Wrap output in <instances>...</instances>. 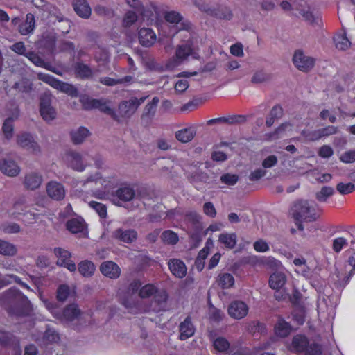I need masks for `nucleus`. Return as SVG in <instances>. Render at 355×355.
Returning a JSON list of instances; mask_svg holds the SVG:
<instances>
[{"label":"nucleus","instance_id":"58836bf2","mask_svg":"<svg viewBox=\"0 0 355 355\" xmlns=\"http://www.w3.org/2000/svg\"><path fill=\"white\" fill-rule=\"evenodd\" d=\"M17 112L12 118H6L2 126V130L7 139H10L13 136V122L16 120Z\"/></svg>","mask_w":355,"mask_h":355},{"label":"nucleus","instance_id":"f704fd0d","mask_svg":"<svg viewBox=\"0 0 355 355\" xmlns=\"http://www.w3.org/2000/svg\"><path fill=\"white\" fill-rule=\"evenodd\" d=\"M309 341L306 336L296 335L293 338L292 347L297 352H304Z\"/></svg>","mask_w":355,"mask_h":355},{"label":"nucleus","instance_id":"13d9d810","mask_svg":"<svg viewBox=\"0 0 355 355\" xmlns=\"http://www.w3.org/2000/svg\"><path fill=\"white\" fill-rule=\"evenodd\" d=\"M339 159L342 162L346 164L355 162V149L344 152Z\"/></svg>","mask_w":355,"mask_h":355},{"label":"nucleus","instance_id":"423d86ee","mask_svg":"<svg viewBox=\"0 0 355 355\" xmlns=\"http://www.w3.org/2000/svg\"><path fill=\"white\" fill-rule=\"evenodd\" d=\"M83 107L86 110L98 109L101 112L110 115L116 120V115L114 110L108 105L109 101L101 98L94 99L89 97H84L81 99Z\"/></svg>","mask_w":355,"mask_h":355},{"label":"nucleus","instance_id":"864d4df0","mask_svg":"<svg viewBox=\"0 0 355 355\" xmlns=\"http://www.w3.org/2000/svg\"><path fill=\"white\" fill-rule=\"evenodd\" d=\"M245 115H231L226 116V123L228 125H240L247 121Z\"/></svg>","mask_w":355,"mask_h":355},{"label":"nucleus","instance_id":"ddd939ff","mask_svg":"<svg viewBox=\"0 0 355 355\" xmlns=\"http://www.w3.org/2000/svg\"><path fill=\"white\" fill-rule=\"evenodd\" d=\"M137 232L134 229L118 228L112 232V237L121 242L132 243L137 239Z\"/></svg>","mask_w":355,"mask_h":355},{"label":"nucleus","instance_id":"72a5a7b5","mask_svg":"<svg viewBox=\"0 0 355 355\" xmlns=\"http://www.w3.org/2000/svg\"><path fill=\"white\" fill-rule=\"evenodd\" d=\"M78 269L83 277H89L94 275L96 267L92 261L85 260L78 264Z\"/></svg>","mask_w":355,"mask_h":355},{"label":"nucleus","instance_id":"bb28decb","mask_svg":"<svg viewBox=\"0 0 355 355\" xmlns=\"http://www.w3.org/2000/svg\"><path fill=\"white\" fill-rule=\"evenodd\" d=\"M140 15L144 17V19H146L148 20H153L154 15H158V8L157 6L153 2H150L149 5L146 6H144L141 4V8L136 10Z\"/></svg>","mask_w":355,"mask_h":355},{"label":"nucleus","instance_id":"4d7b16f0","mask_svg":"<svg viewBox=\"0 0 355 355\" xmlns=\"http://www.w3.org/2000/svg\"><path fill=\"white\" fill-rule=\"evenodd\" d=\"M299 10L300 14L304 17V20L309 23L310 24H317L316 18L310 11L309 8L305 10L304 8L297 9Z\"/></svg>","mask_w":355,"mask_h":355},{"label":"nucleus","instance_id":"4c0bfd02","mask_svg":"<svg viewBox=\"0 0 355 355\" xmlns=\"http://www.w3.org/2000/svg\"><path fill=\"white\" fill-rule=\"evenodd\" d=\"M161 239L162 241L167 245H175L179 241L178 234L172 230H167L162 233Z\"/></svg>","mask_w":355,"mask_h":355},{"label":"nucleus","instance_id":"c756f323","mask_svg":"<svg viewBox=\"0 0 355 355\" xmlns=\"http://www.w3.org/2000/svg\"><path fill=\"white\" fill-rule=\"evenodd\" d=\"M76 74L82 79H89L93 76L91 68L83 62H76L74 65Z\"/></svg>","mask_w":355,"mask_h":355},{"label":"nucleus","instance_id":"49530a36","mask_svg":"<svg viewBox=\"0 0 355 355\" xmlns=\"http://www.w3.org/2000/svg\"><path fill=\"white\" fill-rule=\"evenodd\" d=\"M159 291L153 284H146L140 288L139 295L141 298H147L154 296Z\"/></svg>","mask_w":355,"mask_h":355},{"label":"nucleus","instance_id":"e2e57ef3","mask_svg":"<svg viewBox=\"0 0 355 355\" xmlns=\"http://www.w3.org/2000/svg\"><path fill=\"white\" fill-rule=\"evenodd\" d=\"M261 10L264 12L272 11L276 6L272 0H262L259 2Z\"/></svg>","mask_w":355,"mask_h":355},{"label":"nucleus","instance_id":"338daca9","mask_svg":"<svg viewBox=\"0 0 355 355\" xmlns=\"http://www.w3.org/2000/svg\"><path fill=\"white\" fill-rule=\"evenodd\" d=\"M53 252L57 257L59 259H62V260L65 261H68L69 259L71 257L70 252L61 248H55Z\"/></svg>","mask_w":355,"mask_h":355},{"label":"nucleus","instance_id":"473e14b6","mask_svg":"<svg viewBox=\"0 0 355 355\" xmlns=\"http://www.w3.org/2000/svg\"><path fill=\"white\" fill-rule=\"evenodd\" d=\"M196 135V130L193 128H184L175 132L176 139L182 143L191 141Z\"/></svg>","mask_w":355,"mask_h":355},{"label":"nucleus","instance_id":"0e129e2a","mask_svg":"<svg viewBox=\"0 0 355 355\" xmlns=\"http://www.w3.org/2000/svg\"><path fill=\"white\" fill-rule=\"evenodd\" d=\"M203 212L211 218H215L216 216V210L214 204L211 202H205L203 205Z\"/></svg>","mask_w":355,"mask_h":355},{"label":"nucleus","instance_id":"6e6d98bb","mask_svg":"<svg viewBox=\"0 0 355 355\" xmlns=\"http://www.w3.org/2000/svg\"><path fill=\"white\" fill-rule=\"evenodd\" d=\"M69 294V287L67 285H60L57 291V299L60 302H64Z\"/></svg>","mask_w":355,"mask_h":355},{"label":"nucleus","instance_id":"9b49d317","mask_svg":"<svg viewBox=\"0 0 355 355\" xmlns=\"http://www.w3.org/2000/svg\"><path fill=\"white\" fill-rule=\"evenodd\" d=\"M168 294L161 290L157 291L150 303V310L153 312L165 311L168 309Z\"/></svg>","mask_w":355,"mask_h":355},{"label":"nucleus","instance_id":"4be33fe9","mask_svg":"<svg viewBox=\"0 0 355 355\" xmlns=\"http://www.w3.org/2000/svg\"><path fill=\"white\" fill-rule=\"evenodd\" d=\"M179 331L180 333V339L182 340H184L193 336L195 328L189 316H187L185 320L180 323Z\"/></svg>","mask_w":355,"mask_h":355},{"label":"nucleus","instance_id":"a19ab883","mask_svg":"<svg viewBox=\"0 0 355 355\" xmlns=\"http://www.w3.org/2000/svg\"><path fill=\"white\" fill-rule=\"evenodd\" d=\"M192 52L191 44L189 42L180 45L176 50V57L179 60H184Z\"/></svg>","mask_w":355,"mask_h":355},{"label":"nucleus","instance_id":"774afa93","mask_svg":"<svg viewBox=\"0 0 355 355\" xmlns=\"http://www.w3.org/2000/svg\"><path fill=\"white\" fill-rule=\"evenodd\" d=\"M44 338L51 343H55L59 340L60 337L55 331L49 329L44 332Z\"/></svg>","mask_w":355,"mask_h":355},{"label":"nucleus","instance_id":"7c9ffc66","mask_svg":"<svg viewBox=\"0 0 355 355\" xmlns=\"http://www.w3.org/2000/svg\"><path fill=\"white\" fill-rule=\"evenodd\" d=\"M115 196L123 202H129L134 198L136 194L132 188L124 187L118 189L115 191Z\"/></svg>","mask_w":355,"mask_h":355},{"label":"nucleus","instance_id":"7ed1b4c3","mask_svg":"<svg viewBox=\"0 0 355 355\" xmlns=\"http://www.w3.org/2000/svg\"><path fill=\"white\" fill-rule=\"evenodd\" d=\"M313 211L314 209L309 205L307 200H299L294 202L291 209V214L297 222L300 220L311 222L317 219L315 214L313 213Z\"/></svg>","mask_w":355,"mask_h":355},{"label":"nucleus","instance_id":"f3484780","mask_svg":"<svg viewBox=\"0 0 355 355\" xmlns=\"http://www.w3.org/2000/svg\"><path fill=\"white\" fill-rule=\"evenodd\" d=\"M138 37L139 43L146 47L151 46L156 40V35L150 28H143L139 31Z\"/></svg>","mask_w":355,"mask_h":355},{"label":"nucleus","instance_id":"680f3d73","mask_svg":"<svg viewBox=\"0 0 355 355\" xmlns=\"http://www.w3.org/2000/svg\"><path fill=\"white\" fill-rule=\"evenodd\" d=\"M239 180L236 175L226 173L220 177V181L227 185H234Z\"/></svg>","mask_w":355,"mask_h":355},{"label":"nucleus","instance_id":"5701e85b","mask_svg":"<svg viewBox=\"0 0 355 355\" xmlns=\"http://www.w3.org/2000/svg\"><path fill=\"white\" fill-rule=\"evenodd\" d=\"M42 181V175L32 172L25 176L24 185L27 189L35 190L40 187Z\"/></svg>","mask_w":355,"mask_h":355},{"label":"nucleus","instance_id":"79ce46f5","mask_svg":"<svg viewBox=\"0 0 355 355\" xmlns=\"http://www.w3.org/2000/svg\"><path fill=\"white\" fill-rule=\"evenodd\" d=\"M219 241L225 247L232 249L236 244V236L235 234H221L219 236Z\"/></svg>","mask_w":355,"mask_h":355},{"label":"nucleus","instance_id":"a878e982","mask_svg":"<svg viewBox=\"0 0 355 355\" xmlns=\"http://www.w3.org/2000/svg\"><path fill=\"white\" fill-rule=\"evenodd\" d=\"M35 19L32 13H28L26 16V20L24 23L19 25V32L22 35H26L32 33L35 28Z\"/></svg>","mask_w":355,"mask_h":355},{"label":"nucleus","instance_id":"9d476101","mask_svg":"<svg viewBox=\"0 0 355 355\" xmlns=\"http://www.w3.org/2000/svg\"><path fill=\"white\" fill-rule=\"evenodd\" d=\"M64 161L68 166L75 171H83L86 167L82 155L77 151L67 150L64 155Z\"/></svg>","mask_w":355,"mask_h":355},{"label":"nucleus","instance_id":"c85d7f7f","mask_svg":"<svg viewBox=\"0 0 355 355\" xmlns=\"http://www.w3.org/2000/svg\"><path fill=\"white\" fill-rule=\"evenodd\" d=\"M274 329L277 336L284 338L290 334L291 326L284 320L279 318L275 324Z\"/></svg>","mask_w":355,"mask_h":355},{"label":"nucleus","instance_id":"2f4dec72","mask_svg":"<svg viewBox=\"0 0 355 355\" xmlns=\"http://www.w3.org/2000/svg\"><path fill=\"white\" fill-rule=\"evenodd\" d=\"M343 33L337 34L334 38V41L335 43L336 47L340 51H346L351 46V42L348 40L346 36V31L343 27Z\"/></svg>","mask_w":355,"mask_h":355},{"label":"nucleus","instance_id":"1a4fd4ad","mask_svg":"<svg viewBox=\"0 0 355 355\" xmlns=\"http://www.w3.org/2000/svg\"><path fill=\"white\" fill-rule=\"evenodd\" d=\"M17 143L21 148L33 153L38 154L41 151L40 146L29 133L23 132L18 135L17 137Z\"/></svg>","mask_w":355,"mask_h":355},{"label":"nucleus","instance_id":"a18cd8bd","mask_svg":"<svg viewBox=\"0 0 355 355\" xmlns=\"http://www.w3.org/2000/svg\"><path fill=\"white\" fill-rule=\"evenodd\" d=\"M304 352L306 355H321L322 347L315 341H309Z\"/></svg>","mask_w":355,"mask_h":355},{"label":"nucleus","instance_id":"393cba45","mask_svg":"<svg viewBox=\"0 0 355 355\" xmlns=\"http://www.w3.org/2000/svg\"><path fill=\"white\" fill-rule=\"evenodd\" d=\"M63 318L65 320L73 322L78 320L82 312L76 304H71L67 306L63 310Z\"/></svg>","mask_w":355,"mask_h":355},{"label":"nucleus","instance_id":"a211bd4d","mask_svg":"<svg viewBox=\"0 0 355 355\" xmlns=\"http://www.w3.org/2000/svg\"><path fill=\"white\" fill-rule=\"evenodd\" d=\"M72 6L76 13L81 18L88 19L91 15V8L86 0H73Z\"/></svg>","mask_w":355,"mask_h":355},{"label":"nucleus","instance_id":"b1692460","mask_svg":"<svg viewBox=\"0 0 355 355\" xmlns=\"http://www.w3.org/2000/svg\"><path fill=\"white\" fill-rule=\"evenodd\" d=\"M66 227L72 234L83 233L86 230V224L82 218L69 220L67 222Z\"/></svg>","mask_w":355,"mask_h":355},{"label":"nucleus","instance_id":"39448f33","mask_svg":"<svg viewBox=\"0 0 355 355\" xmlns=\"http://www.w3.org/2000/svg\"><path fill=\"white\" fill-rule=\"evenodd\" d=\"M52 95L45 92L40 96V113L42 119L46 121H53L56 118L57 112L51 105Z\"/></svg>","mask_w":355,"mask_h":355},{"label":"nucleus","instance_id":"37998d69","mask_svg":"<svg viewBox=\"0 0 355 355\" xmlns=\"http://www.w3.org/2000/svg\"><path fill=\"white\" fill-rule=\"evenodd\" d=\"M218 283L223 288H228L234 284V279L230 273H222L218 276Z\"/></svg>","mask_w":355,"mask_h":355},{"label":"nucleus","instance_id":"052dcab7","mask_svg":"<svg viewBox=\"0 0 355 355\" xmlns=\"http://www.w3.org/2000/svg\"><path fill=\"white\" fill-rule=\"evenodd\" d=\"M319 130L320 132L321 138L335 135L338 132V128L334 125H328Z\"/></svg>","mask_w":355,"mask_h":355},{"label":"nucleus","instance_id":"4468645a","mask_svg":"<svg viewBox=\"0 0 355 355\" xmlns=\"http://www.w3.org/2000/svg\"><path fill=\"white\" fill-rule=\"evenodd\" d=\"M248 312V307L242 301L232 302L228 307V313L232 318L240 320L243 318Z\"/></svg>","mask_w":355,"mask_h":355},{"label":"nucleus","instance_id":"bf43d9fd","mask_svg":"<svg viewBox=\"0 0 355 355\" xmlns=\"http://www.w3.org/2000/svg\"><path fill=\"white\" fill-rule=\"evenodd\" d=\"M137 15L133 11H128L123 18V25L125 27H130L137 20Z\"/></svg>","mask_w":355,"mask_h":355},{"label":"nucleus","instance_id":"cd10ccee","mask_svg":"<svg viewBox=\"0 0 355 355\" xmlns=\"http://www.w3.org/2000/svg\"><path fill=\"white\" fill-rule=\"evenodd\" d=\"M286 282V277L284 272H275L270 277L269 284L272 289L279 290Z\"/></svg>","mask_w":355,"mask_h":355},{"label":"nucleus","instance_id":"ea45409f","mask_svg":"<svg viewBox=\"0 0 355 355\" xmlns=\"http://www.w3.org/2000/svg\"><path fill=\"white\" fill-rule=\"evenodd\" d=\"M214 348L221 353L227 352V350L230 348V344L229 341L224 337H218L213 340Z\"/></svg>","mask_w":355,"mask_h":355},{"label":"nucleus","instance_id":"09e8293b","mask_svg":"<svg viewBox=\"0 0 355 355\" xmlns=\"http://www.w3.org/2000/svg\"><path fill=\"white\" fill-rule=\"evenodd\" d=\"M164 17L167 22L171 24H178L183 19L181 14L176 11L166 12Z\"/></svg>","mask_w":355,"mask_h":355},{"label":"nucleus","instance_id":"de8ad7c7","mask_svg":"<svg viewBox=\"0 0 355 355\" xmlns=\"http://www.w3.org/2000/svg\"><path fill=\"white\" fill-rule=\"evenodd\" d=\"M301 134L309 141H315L322 139L319 129L314 130H303Z\"/></svg>","mask_w":355,"mask_h":355},{"label":"nucleus","instance_id":"dca6fc26","mask_svg":"<svg viewBox=\"0 0 355 355\" xmlns=\"http://www.w3.org/2000/svg\"><path fill=\"white\" fill-rule=\"evenodd\" d=\"M46 190L48 196L55 200H61L65 196L63 185L56 181H51L47 183Z\"/></svg>","mask_w":355,"mask_h":355},{"label":"nucleus","instance_id":"e433bc0d","mask_svg":"<svg viewBox=\"0 0 355 355\" xmlns=\"http://www.w3.org/2000/svg\"><path fill=\"white\" fill-rule=\"evenodd\" d=\"M272 79V75L263 70L256 71L251 78V82L254 84H261L267 83Z\"/></svg>","mask_w":355,"mask_h":355},{"label":"nucleus","instance_id":"2eb2a0df","mask_svg":"<svg viewBox=\"0 0 355 355\" xmlns=\"http://www.w3.org/2000/svg\"><path fill=\"white\" fill-rule=\"evenodd\" d=\"M101 272L105 277L116 279L121 275V269L119 266L112 261H103L100 266Z\"/></svg>","mask_w":355,"mask_h":355},{"label":"nucleus","instance_id":"c9c22d12","mask_svg":"<svg viewBox=\"0 0 355 355\" xmlns=\"http://www.w3.org/2000/svg\"><path fill=\"white\" fill-rule=\"evenodd\" d=\"M17 253V247L8 241L0 239V254L13 257Z\"/></svg>","mask_w":355,"mask_h":355},{"label":"nucleus","instance_id":"c03bdc74","mask_svg":"<svg viewBox=\"0 0 355 355\" xmlns=\"http://www.w3.org/2000/svg\"><path fill=\"white\" fill-rule=\"evenodd\" d=\"M334 193L333 187L324 186L315 194V198L319 202H325L327 199Z\"/></svg>","mask_w":355,"mask_h":355},{"label":"nucleus","instance_id":"69168bd1","mask_svg":"<svg viewBox=\"0 0 355 355\" xmlns=\"http://www.w3.org/2000/svg\"><path fill=\"white\" fill-rule=\"evenodd\" d=\"M26 56L36 66L42 67L44 64V61L33 51L28 52Z\"/></svg>","mask_w":355,"mask_h":355},{"label":"nucleus","instance_id":"f257e3e1","mask_svg":"<svg viewBox=\"0 0 355 355\" xmlns=\"http://www.w3.org/2000/svg\"><path fill=\"white\" fill-rule=\"evenodd\" d=\"M4 303L12 309V311L17 316L29 315L32 311L28 298L17 288L13 287L1 294Z\"/></svg>","mask_w":355,"mask_h":355},{"label":"nucleus","instance_id":"6ab92c4d","mask_svg":"<svg viewBox=\"0 0 355 355\" xmlns=\"http://www.w3.org/2000/svg\"><path fill=\"white\" fill-rule=\"evenodd\" d=\"M168 268L172 274L178 278H183L187 275V267L184 263L180 259H171L168 261Z\"/></svg>","mask_w":355,"mask_h":355},{"label":"nucleus","instance_id":"603ef678","mask_svg":"<svg viewBox=\"0 0 355 355\" xmlns=\"http://www.w3.org/2000/svg\"><path fill=\"white\" fill-rule=\"evenodd\" d=\"M337 191L342 195H347L355 191V184L351 182H340L336 185Z\"/></svg>","mask_w":355,"mask_h":355},{"label":"nucleus","instance_id":"aec40b11","mask_svg":"<svg viewBox=\"0 0 355 355\" xmlns=\"http://www.w3.org/2000/svg\"><path fill=\"white\" fill-rule=\"evenodd\" d=\"M69 135L73 144L80 145L83 144L88 137H89L90 132L87 128L81 126L77 129L71 130Z\"/></svg>","mask_w":355,"mask_h":355},{"label":"nucleus","instance_id":"f03ea898","mask_svg":"<svg viewBox=\"0 0 355 355\" xmlns=\"http://www.w3.org/2000/svg\"><path fill=\"white\" fill-rule=\"evenodd\" d=\"M194 3L200 11L217 19L230 21L234 17L231 8L224 4L210 5L202 0L196 1Z\"/></svg>","mask_w":355,"mask_h":355},{"label":"nucleus","instance_id":"3c124183","mask_svg":"<svg viewBox=\"0 0 355 355\" xmlns=\"http://www.w3.org/2000/svg\"><path fill=\"white\" fill-rule=\"evenodd\" d=\"M89 205L98 214L101 218H105L107 217V207L104 204L91 201L89 202Z\"/></svg>","mask_w":355,"mask_h":355},{"label":"nucleus","instance_id":"412c9836","mask_svg":"<svg viewBox=\"0 0 355 355\" xmlns=\"http://www.w3.org/2000/svg\"><path fill=\"white\" fill-rule=\"evenodd\" d=\"M0 170L8 176L14 177L19 174V167L11 159L0 160Z\"/></svg>","mask_w":355,"mask_h":355},{"label":"nucleus","instance_id":"8fccbe9b","mask_svg":"<svg viewBox=\"0 0 355 355\" xmlns=\"http://www.w3.org/2000/svg\"><path fill=\"white\" fill-rule=\"evenodd\" d=\"M1 230L6 234H15L21 231L19 225L15 223H5L1 225Z\"/></svg>","mask_w":355,"mask_h":355},{"label":"nucleus","instance_id":"20e7f679","mask_svg":"<svg viewBox=\"0 0 355 355\" xmlns=\"http://www.w3.org/2000/svg\"><path fill=\"white\" fill-rule=\"evenodd\" d=\"M38 78L71 97H77L78 96V89L71 84L60 81L53 76L46 73H39Z\"/></svg>","mask_w":355,"mask_h":355},{"label":"nucleus","instance_id":"f8f14e48","mask_svg":"<svg viewBox=\"0 0 355 355\" xmlns=\"http://www.w3.org/2000/svg\"><path fill=\"white\" fill-rule=\"evenodd\" d=\"M159 102V98L157 96H155L150 102L146 105L141 116V124L147 126L151 123L156 114Z\"/></svg>","mask_w":355,"mask_h":355},{"label":"nucleus","instance_id":"6e6552de","mask_svg":"<svg viewBox=\"0 0 355 355\" xmlns=\"http://www.w3.org/2000/svg\"><path fill=\"white\" fill-rule=\"evenodd\" d=\"M293 62L295 67L302 72H309L314 67L315 60L310 56L306 55L301 50L295 51L293 56Z\"/></svg>","mask_w":355,"mask_h":355},{"label":"nucleus","instance_id":"5fc2aeb1","mask_svg":"<svg viewBox=\"0 0 355 355\" xmlns=\"http://www.w3.org/2000/svg\"><path fill=\"white\" fill-rule=\"evenodd\" d=\"M13 88L19 90V92L24 93H29L33 89L32 83L28 80H23L19 83H15L13 85Z\"/></svg>","mask_w":355,"mask_h":355},{"label":"nucleus","instance_id":"0eeeda50","mask_svg":"<svg viewBox=\"0 0 355 355\" xmlns=\"http://www.w3.org/2000/svg\"><path fill=\"white\" fill-rule=\"evenodd\" d=\"M146 98L147 96L140 98L132 96L128 101H121L118 107L119 114L123 118H130Z\"/></svg>","mask_w":355,"mask_h":355}]
</instances>
